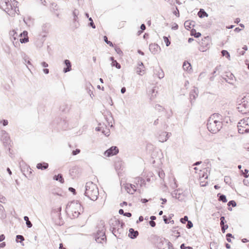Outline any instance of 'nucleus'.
I'll list each match as a JSON object with an SVG mask.
<instances>
[{
  "label": "nucleus",
  "mask_w": 249,
  "mask_h": 249,
  "mask_svg": "<svg viewBox=\"0 0 249 249\" xmlns=\"http://www.w3.org/2000/svg\"><path fill=\"white\" fill-rule=\"evenodd\" d=\"M222 116L218 113H214L209 118L207 123V128L213 133L218 132L222 126Z\"/></svg>",
  "instance_id": "1"
},
{
  "label": "nucleus",
  "mask_w": 249,
  "mask_h": 249,
  "mask_svg": "<svg viewBox=\"0 0 249 249\" xmlns=\"http://www.w3.org/2000/svg\"><path fill=\"white\" fill-rule=\"evenodd\" d=\"M66 211L70 216L74 218L78 217L83 212V207L79 202L72 201L67 206Z\"/></svg>",
  "instance_id": "2"
},
{
  "label": "nucleus",
  "mask_w": 249,
  "mask_h": 249,
  "mask_svg": "<svg viewBox=\"0 0 249 249\" xmlns=\"http://www.w3.org/2000/svg\"><path fill=\"white\" fill-rule=\"evenodd\" d=\"M85 194L91 200H96L99 195L98 189L97 185L92 182L87 183Z\"/></svg>",
  "instance_id": "3"
},
{
  "label": "nucleus",
  "mask_w": 249,
  "mask_h": 249,
  "mask_svg": "<svg viewBox=\"0 0 249 249\" xmlns=\"http://www.w3.org/2000/svg\"><path fill=\"white\" fill-rule=\"evenodd\" d=\"M238 110L242 114L249 113V93H247L242 99L237 107Z\"/></svg>",
  "instance_id": "4"
},
{
  "label": "nucleus",
  "mask_w": 249,
  "mask_h": 249,
  "mask_svg": "<svg viewBox=\"0 0 249 249\" xmlns=\"http://www.w3.org/2000/svg\"><path fill=\"white\" fill-rule=\"evenodd\" d=\"M194 169L195 170V173L199 174L200 178H207L208 174L210 172V167L207 164H203L201 167H196Z\"/></svg>",
  "instance_id": "5"
},
{
  "label": "nucleus",
  "mask_w": 249,
  "mask_h": 249,
  "mask_svg": "<svg viewBox=\"0 0 249 249\" xmlns=\"http://www.w3.org/2000/svg\"><path fill=\"white\" fill-rule=\"evenodd\" d=\"M239 133L244 134L249 132V117L243 118L238 124Z\"/></svg>",
  "instance_id": "6"
},
{
  "label": "nucleus",
  "mask_w": 249,
  "mask_h": 249,
  "mask_svg": "<svg viewBox=\"0 0 249 249\" xmlns=\"http://www.w3.org/2000/svg\"><path fill=\"white\" fill-rule=\"evenodd\" d=\"M119 152V149L117 146H112L106 150L104 155L106 157L113 156L117 154Z\"/></svg>",
  "instance_id": "7"
},
{
  "label": "nucleus",
  "mask_w": 249,
  "mask_h": 249,
  "mask_svg": "<svg viewBox=\"0 0 249 249\" xmlns=\"http://www.w3.org/2000/svg\"><path fill=\"white\" fill-rule=\"evenodd\" d=\"M125 191L130 194H133L137 190V187L130 183H126L124 185Z\"/></svg>",
  "instance_id": "8"
},
{
  "label": "nucleus",
  "mask_w": 249,
  "mask_h": 249,
  "mask_svg": "<svg viewBox=\"0 0 249 249\" xmlns=\"http://www.w3.org/2000/svg\"><path fill=\"white\" fill-rule=\"evenodd\" d=\"M150 51L153 54H157L160 52V47L156 43H152L149 45Z\"/></svg>",
  "instance_id": "9"
},
{
  "label": "nucleus",
  "mask_w": 249,
  "mask_h": 249,
  "mask_svg": "<svg viewBox=\"0 0 249 249\" xmlns=\"http://www.w3.org/2000/svg\"><path fill=\"white\" fill-rule=\"evenodd\" d=\"M19 37V40L21 43H26L29 41L28 32L27 31H24L22 33H21Z\"/></svg>",
  "instance_id": "10"
},
{
  "label": "nucleus",
  "mask_w": 249,
  "mask_h": 249,
  "mask_svg": "<svg viewBox=\"0 0 249 249\" xmlns=\"http://www.w3.org/2000/svg\"><path fill=\"white\" fill-rule=\"evenodd\" d=\"M211 37L209 36L205 37L202 40L201 44L205 46L206 48H208L210 47L211 43Z\"/></svg>",
  "instance_id": "11"
},
{
  "label": "nucleus",
  "mask_w": 249,
  "mask_h": 249,
  "mask_svg": "<svg viewBox=\"0 0 249 249\" xmlns=\"http://www.w3.org/2000/svg\"><path fill=\"white\" fill-rule=\"evenodd\" d=\"M136 72L138 74L143 75L145 73L144 67L142 63L141 65L137 68Z\"/></svg>",
  "instance_id": "12"
},
{
  "label": "nucleus",
  "mask_w": 249,
  "mask_h": 249,
  "mask_svg": "<svg viewBox=\"0 0 249 249\" xmlns=\"http://www.w3.org/2000/svg\"><path fill=\"white\" fill-rule=\"evenodd\" d=\"M7 12L10 16L14 17L16 14H18L19 10L17 7H15L14 10L8 9Z\"/></svg>",
  "instance_id": "13"
},
{
  "label": "nucleus",
  "mask_w": 249,
  "mask_h": 249,
  "mask_svg": "<svg viewBox=\"0 0 249 249\" xmlns=\"http://www.w3.org/2000/svg\"><path fill=\"white\" fill-rule=\"evenodd\" d=\"M65 64L66 66V68H64V70H63L64 72H67L68 71H70L71 70V63L70 61L69 60H65Z\"/></svg>",
  "instance_id": "14"
},
{
  "label": "nucleus",
  "mask_w": 249,
  "mask_h": 249,
  "mask_svg": "<svg viewBox=\"0 0 249 249\" xmlns=\"http://www.w3.org/2000/svg\"><path fill=\"white\" fill-rule=\"evenodd\" d=\"M109 224L112 227L113 229L115 228L116 226H118L120 224L119 221L116 219V218L111 219L109 221Z\"/></svg>",
  "instance_id": "15"
},
{
  "label": "nucleus",
  "mask_w": 249,
  "mask_h": 249,
  "mask_svg": "<svg viewBox=\"0 0 249 249\" xmlns=\"http://www.w3.org/2000/svg\"><path fill=\"white\" fill-rule=\"evenodd\" d=\"M48 164L46 162L39 163L36 165V167L38 169L44 170L48 167Z\"/></svg>",
  "instance_id": "16"
},
{
  "label": "nucleus",
  "mask_w": 249,
  "mask_h": 249,
  "mask_svg": "<svg viewBox=\"0 0 249 249\" xmlns=\"http://www.w3.org/2000/svg\"><path fill=\"white\" fill-rule=\"evenodd\" d=\"M183 68L184 70L189 71L192 69L191 65L188 62H184L183 65Z\"/></svg>",
  "instance_id": "17"
},
{
  "label": "nucleus",
  "mask_w": 249,
  "mask_h": 249,
  "mask_svg": "<svg viewBox=\"0 0 249 249\" xmlns=\"http://www.w3.org/2000/svg\"><path fill=\"white\" fill-rule=\"evenodd\" d=\"M110 60L112 61L111 66L112 67L115 66L118 69L121 68V65L116 60H114L113 57H110Z\"/></svg>",
  "instance_id": "18"
},
{
  "label": "nucleus",
  "mask_w": 249,
  "mask_h": 249,
  "mask_svg": "<svg viewBox=\"0 0 249 249\" xmlns=\"http://www.w3.org/2000/svg\"><path fill=\"white\" fill-rule=\"evenodd\" d=\"M129 236L131 238H133L136 237L138 235V232L137 231H135L133 229H130L129 230Z\"/></svg>",
  "instance_id": "19"
},
{
  "label": "nucleus",
  "mask_w": 249,
  "mask_h": 249,
  "mask_svg": "<svg viewBox=\"0 0 249 249\" xmlns=\"http://www.w3.org/2000/svg\"><path fill=\"white\" fill-rule=\"evenodd\" d=\"M193 26L192 22L190 20L186 21L184 23L185 28L187 30L191 29Z\"/></svg>",
  "instance_id": "20"
},
{
  "label": "nucleus",
  "mask_w": 249,
  "mask_h": 249,
  "mask_svg": "<svg viewBox=\"0 0 249 249\" xmlns=\"http://www.w3.org/2000/svg\"><path fill=\"white\" fill-rule=\"evenodd\" d=\"M53 179L56 180H58L62 183L64 182V180L62 177V176L61 174H58V175H55L53 177Z\"/></svg>",
  "instance_id": "21"
},
{
  "label": "nucleus",
  "mask_w": 249,
  "mask_h": 249,
  "mask_svg": "<svg viewBox=\"0 0 249 249\" xmlns=\"http://www.w3.org/2000/svg\"><path fill=\"white\" fill-rule=\"evenodd\" d=\"M198 16L199 17L202 18L203 17H207L208 15L204 11L203 9H200V11L198 13Z\"/></svg>",
  "instance_id": "22"
},
{
  "label": "nucleus",
  "mask_w": 249,
  "mask_h": 249,
  "mask_svg": "<svg viewBox=\"0 0 249 249\" xmlns=\"http://www.w3.org/2000/svg\"><path fill=\"white\" fill-rule=\"evenodd\" d=\"M191 35L197 38L200 37L201 35L200 33L197 32L195 29H192L191 31Z\"/></svg>",
  "instance_id": "23"
},
{
  "label": "nucleus",
  "mask_w": 249,
  "mask_h": 249,
  "mask_svg": "<svg viewBox=\"0 0 249 249\" xmlns=\"http://www.w3.org/2000/svg\"><path fill=\"white\" fill-rule=\"evenodd\" d=\"M24 219L25 221H26V223L27 227L28 228H31L32 226V224L29 221L28 217L27 216H24Z\"/></svg>",
  "instance_id": "24"
},
{
  "label": "nucleus",
  "mask_w": 249,
  "mask_h": 249,
  "mask_svg": "<svg viewBox=\"0 0 249 249\" xmlns=\"http://www.w3.org/2000/svg\"><path fill=\"white\" fill-rule=\"evenodd\" d=\"M170 37V36H169L168 37H166V36L163 37L164 42L165 43L166 46H169L171 44V42L169 39V37Z\"/></svg>",
  "instance_id": "25"
},
{
  "label": "nucleus",
  "mask_w": 249,
  "mask_h": 249,
  "mask_svg": "<svg viewBox=\"0 0 249 249\" xmlns=\"http://www.w3.org/2000/svg\"><path fill=\"white\" fill-rule=\"evenodd\" d=\"M223 56H225L227 57V58H228V59H230V55L229 54V53L226 50H223L221 52Z\"/></svg>",
  "instance_id": "26"
},
{
  "label": "nucleus",
  "mask_w": 249,
  "mask_h": 249,
  "mask_svg": "<svg viewBox=\"0 0 249 249\" xmlns=\"http://www.w3.org/2000/svg\"><path fill=\"white\" fill-rule=\"evenodd\" d=\"M219 200L223 202H226L227 201L226 197L224 195H221L219 197Z\"/></svg>",
  "instance_id": "27"
},
{
  "label": "nucleus",
  "mask_w": 249,
  "mask_h": 249,
  "mask_svg": "<svg viewBox=\"0 0 249 249\" xmlns=\"http://www.w3.org/2000/svg\"><path fill=\"white\" fill-rule=\"evenodd\" d=\"M19 240L20 242H22L24 240V238L23 236L18 235L17 236V240Z\"/></svg>",
  "instance_id": "28"
},
{
  "label": "nucleus",
  "mask_w": 249,
  "mask_h": 249,
  "mask_svg": "<svg viewBox=\"0 0 249 249\" xmlns=\"http://www.w3.org/2000/svg\"><path fill=\"white\" fill-rule=\"evenodd\" d=\"M188 217H187V216H185L184 217V218H181V219H180V221H181V222H182V223H184H184H185L186 221H188Z\"/></svg>",
  "instance_id": "29"
},
{
  "label": "nucleus",
  "mask_w": 249,
  "mask_h": 249,
  "mask_svg": "<svg viewBox=\"0 0 249 249\" xmlns=\"http://www.w3.org/2000/svg\"><path fill=\"white\" fill-rule=\"evenodd\" d=\"M228 228V226L227 225H223L221 227L222 231L223 233L225 232L226 230H227Z\"/></svg>",
  "instance_id": "30"
},
{
  "label": "nucleus",
  "mask_w": 249,
  "mask_h": 249,
  "mask_svg": "<svg viewBox=\"0 0 249 249\" xmlns=\"http://www.w3.org/2000/svg\"><path fill=\"white\" fill-rule=\"evenodd\" d=\"M220 220H221L220 225L222 227L223 225H224L225 217L224 216L221 217Z\"/></svg>",
  "instance_id": "31"
},
{
  "label": "nucleus",
  "mask_w": 249,
  "mask_h": 249,
  "mask_svg": "<svg viewBox=\"0 0 249 249\" xmlns=\"http://www.w3.org/2000/svg\"><path fill=\"white\" fill-rule=\"evenodd\" d=\"M228 205L229 206L232 205L233 207H234L236 206V203L234 201L231 200V201H230V202H229Z\"/></svg>",
  "instance_id": "32"
},
{
  "label": "nucleus",
  "mask_w": 249,
  "mask_h": 249,
  "mask_svg": "<svg viewBox=\"0 0 249 249\" xmlns=\"http://www.w3.org/2000/svg\"><path fill=\"white\" fill-rule=\"evenodd\" d=\"M193 223H192V222L190 221H188V223H187V227L188 229H190V228H191L193 227Z\"/></svg>",
  "instance_id": "33"
},
{
  "label": "nucleus",
  "mask_w": 249,
  "mask_h": 249,
  "mask_svg": "<svg viewBox=\"0 0 249 249\" xmlns=\"http://www.w3.org/2000/svg\"><path fill=\"white\" fill-rule=\"evenodd\" d=\"M80 152V150L78 149H77L75 150H73L72 151V154H73V155H76L78 154V153H79Z\"/></svg>",
  "instance_id": "34"
},
{
  "label": "nucleus",
  "mask_w": 249,
  "mask_h": 249,
  "mask_svg": "<svg viewBox=\"0 0 249 249\" xmlns=\"http://www.w3.org/2000/svg\"><path fill=\"white\" fill-rule=\"evenodd\" d=\"M1 123H2L3 125L4 126H6L8 124V121L7 120H3L1 121Z\"/></svg>",
  "instance_id": "35"
},
{
  "label": "nucleus",
  "mask_w": 249,
  "mask_h": 249,
  "mask_svg": "<svg viewBox=\"0 0 249 249\" xmlns=\"http://www.w3.org/2000/svg\"><path fill=\"white\" fill-rule=\"evenodd\" d=\"M149 224L152 227H154L156 226V223L153 221H150Z\"/></svg>",
  "instance_id": "36"
},
{
  "label": "nucleus",
  "mask_w": 249,
  "mask_h": 249,
  "mask_svg": "<svg viewBox=\"0 0 249 249\" xmlns=\"http://www.w3.org/2000/svg\"><path fill=\"white\" fill-rule=\"evenodd\" d=\"M248 172H249V171L248 170H247V169H245V171L243 172V173L244 175V177H245L247 178V177H248V175H247V173H248Z\"/></svg>",
  "instance_id": "37"
},
{
  "label": "nucleus",
  "mask_w": 249,
  "mask_h": 249,
  "mask_svg": "<svg viewBox=\"0 0 249 249\" xmlns=\"http://www.w3.org/2000/svg\"><path fill=\"white\" fill-rule=\"evenodd\" d=\"M124 215L126 216L127 217H131V213H124Z\"/></svg>",
  "instance_id": "38"
},
{
  "label": "nucleus",
  "mask_w": 249,
  "mask_h": 249,
  "mask_svg": "<svg viewBox=\"0 0 249 249\" xmlns=\"http://www.w3.org/2000/svg\"><path fill=\"white\" fill-rule=\"evenodd\" d=\"M5 239V236L3 234L0 235V241H3Z\"/></svg>",
  "instance_id": "39"
},
{
  "label": "nucleus",
  "mask_w": 249,
  "mask_h": 249,
  "mask_svg": "<svg viewBox=\"0 0 249 249\" xmlns=\"http://www.w3.org/2000/svg\"><path fill=\"white\" fill-rule=\"evenodd\" d=\"M69 190L71 192H72L73 194H75V190L74 188H71V187H70V188H69Z\"/></svg>",
  "instance_id": "40"
},
{
  "label": "nucleus",
  "mask_w": 249,
  "mask_h": 249,
  "mask_svg": "<svg viewBox=\"0 0 249 249\" xmlns=\"http://www.w3.org/2000/svg\"><path fill=\"white\" fill-rule=\"evenodd\" d=\"M41 64L43 67H47L48 66V64L45 62H42Z\"/></svg>",
  "instance_id": "41"
},
{
  "label": "nucleus",
  "mask_w": 249,
  "mask_h": 249,
  "mask_svg": "<svg viewBox=\"0 0 249 249\" xmlns=\"http://www.w3.org/2000/svg\"><path fill=\"white\" fill-rule=\"evenodd\" d=\"M141 29H142V31H143L145 29V26L144 24H142L141 25Z\"/></svg>",
  "instance_id": "42"
},
{
  "label": "nucleus",
  "mask_w": 249,
  "mask_h": 249,
  "mask_svg": "<svg viewBox=\"0 0 249 249\" xmlns=\"http://www.w3.org/2000/svg\"><path fill=\"white\" fill-rule=\"evenodd\" d=\"M163 218H164V222H165V223H166V224H167V223H169V222H168V219H167V218H166V216H165V215H164V216H163Z\"/></svg>",
  "instance_id": "43"
},
{
  "label": "nucleus",
  "mask_w": 249,
  "mask_h": 249,
  "mask_svg": "<svg viewBox=\"0 0 249 249\" xmlns=\"http://www.w3.org/2000/svg\"><path fill=\"white\" fill-rule=\"evenodd\" d=\"M127 205V203L126 202L124 201L123 203H121L120 205L122 207H123L124 206H126Z\"/></svg>",
  "instance_id": "44"
},
{
  "label": "nucleus",
  "mask_w": 249,
  "mask_h": 249,
  "mask_svg": "<svg viewBox=\"0 0 249 249\" xmlns=\"http://www.w3.org/2000/svg\"><path fill=\"white\" fill-rule=\"evenodd\" d=\"M107 43L109 45L110 47H113V45L111 42L110 41H108V42H107Z\"/></svg>",
  "instance_id": "45"
},
{
  "label": "nucleus",
  "mask_w": 249,
  "mask_h": 249,
  "mask_svg": "<svg viewBox=\"0 0 249 249\" xmlns=\"http://www.w3.org/2000/svg\"><path fill=\"white\" fill-rule=\"evenodd\" d=\"M43 71L45 73L48 74L49 72V69H45L43 70Z\"/></svg>",
  "instance_id": "46"
},
{
  "label": "nucleus",
  "mask_w": 249,
  "mask_h": 249,
  "mask_svg": "<svg viewBox=\"0 0 249 249\" xmlns=\"http://www.w3.org/2000/svg\"><path fill=\"white\" fill-rule=\"evenodd\" d=\"M119 214H124V210L123 209H120L119 211Z\"/></svg>",
  "instance_id": "47"
},
{
  "label": "nucleus",
  "mask_w": 249,
  "mask_h": 249,
  "mask_svg": "<svg viewBox=\"0 0 249 249\" xmlns=\"http://www.w3.org/2000/svg\"><path fill=\"white\" fill-rule=\"evenodd\" d=\"M125 90H126L125 88L124 87L121 89V92L122 93H124L125 92Z\"/></svg>",
  "instance_id": "48"
},
{
  "label": "nucleus",
  "mask_w": 249,
  "mask_h": 249,
  "mask_svg": "<svg viewBox=\"0 0 249 249\" xmlns=\"http://www.w3.org/2000/svg\"><path fill=\"white\" fill-rule=\"evenodd\" d=\"M142 203H146L148 201V200L146 199L143 198L141 200Z\"/></svg>",
  "instance_id": "49"
},
{
  "label": "nucleus",
  "mask_w": 249,
  "mask_h": 249,
  "mask_svg": "<svg viewBox=\"0 0 249 249\" xmlns=\"http://www.w3.org/2000/svg\"><path fill=\"white\" fill-rule=\"evenodd\" d=\"M139 220L140 222L142 221L143 220V216H140L139 217Z\"/></svg>",
  "instance_id": "50"
},
{
  "label": "nucleus",
  "mask_w": 249,
  "mask_h": 249,
  "mask_svg": "<svg viewBox=\"0 0 249 249\" xmlns=\"http://www.w3.org/2000/svg\"><path fill=\"white\" fill-rule=\"evenodd\" d=\"M150 219H151V221H153L156 219V217L155 216H151L150 217Z\"/></svg>",
  "instance_id": "51"
},
{
  "label": "nucleus",
  "mask_w": 249,
  "mask_h": 249,
  "mask_svg": "<svg viewBox=\"0 0 249 249\" xmlns=\"http://www.w3.org/2000/svg\"><path fill=\"white\" fill-rule=\"evenodd\" d=\"M90 25L93 28H95V25L94 24L93 22V21H91V22L90 23Z\"/></svg>",
  "instance_id": "52"
},
{
  "label": "nucleus",
  "mask_w": 249,
  "mask_h": 249,
  "mask_svg": "<svg viewBox=\"0 0 249 249\" xmlns=\"http://www.w3.org/2000/svg\"><path fill=\"white\" fill-rule=\"evenodd\" d=\"M104 41L107 43V42H108V39H107V36H104Z\"/></svg>",
  "instance_id": "53"
},
{
  "label": "nucleus",
  "mask_w": 249,
  "mask_h": 249,
  "mask_svg": "<svg viewBox=\"0 0 249 249\" xmlns=\"http://www.w3.org/2000/svg\"><path fill=\"white\" fill-rule=\"evenodd\" d=\"M180 248H181V249H186V247L184 246V244H182V245H181V246H180Z\"/></svg>",
  "instance_id": "54"
},
{
  "label": "nucleus",
  "mask_w": 249,
  "mask_h": 249,
  "mask_svg": "<svg viewBox=\"0 0 249 249\" xmlns=\"http://www.w3.org/2000/svg\"><path fill=\"white\" fill-rule=\"evenodd\" d=\"M59 249H64V248H63V244L62 243L60 244H59Z\"/></svg>",
  "instance_id": "55"
},
{
  "label": "nucleus",
  "mask_w": 249,
  "mask_h": 249,
  "mask_svg": "<svg viewBox=\"0 0 249 249\" xmlns=\"http://www.w3.org/2000/svg\"><path fill=\"white\" fill-rule=\"evenodd\" d=\"M226 248H227V249H230V248H231V246H230V244H226Z\"/></svg>",
  "instance_id": "56"
},
{
  "label": "nucleus",
  "mask_w": 249,
  "mask_h": 249,
  "mask_svg": "<svg viewBox=\"0 0 249 249\" xmlns=\"http://www.w3.org/2000/svg\"><path fill=\"white\" fill-rule=\"evenodd\" d=\"M161 200L162 201V204H164V203H165L167 201V200L165 198H162Z\"/></svg>",
  "instance_id": "57"
},
{
  "label": "nucleus",
  "mask_w": 249,
  "mask_h": 249,
  "mask_svg": "<svg viewBox=\"0 0 249 249\" xmlns=\"http://www.w3.org/2000/svg\"><path fill=\"white\" fill-rule=\"evenodd\" d=\"M5 245V243H2L1 244H0V246L1 247H4Z\"/></svg>",
  "instance_id": "58"
},
{
  "label": "nucleus",
  "mask_w": 249,
  "mask_h": 249,
  "mask_svg": "<svg viewBox=\"0 0 249 249\" xmlns=\"http://www.w3.org/2000/svg\"><path fill=\"white\" fill-rule=\"evenodd\" d=\"M7 171H8V172H9V174H10V175H11V174H12V172H11V170H10V169H9V168H8V169H7Z\"/></svg>",
  "instance_id": "59"
},
{
  "label": "nucleus",
  "mask_w": 249,
  "mask_h": 249,
  "mask_svg": "<svg viewBox=\"0 0 249 249\" xmlns=\"http://www.w3.org/2000/svg\"><path fill=\"white\" fill-rule=\"evenodd\" d=\"M231 236H232V235L231 233H228L227 234V236H228V237H231Z\"/></svg>",
  "instance_id": "60"
},
{
  "label": "nucleus",
  "mask_w": 249,
  "mask_h": 249,
  "mask_svg": "<svg viewBox=\"0 0 249 249\" xmlns=\"http://www.w3.org/2000/svg\"><path fill=\"white\" fill-rule=\"evenodd\" d=\"M93 60L94 62H96V57H93Z\"/></svg>",
  "instance_id": "61"
},
{
  "label": "nucleus",
  "mask_w": 249,
  "mask_h": 249,
  "mask_svg": "<svg viewBox=\"0 0 249 249\" xmlns=\"http://www.w3.org/2000/svg\"><path fill=\"white\" fill-rule=\"evenodd\" d=\"M121 23H122L121 26L120 25H119V26H121V27H124V22H122Z\"/></svg>",
  "instance_id": "62"
},
{
  "label": "nucleus",
  "mask_w": 249,
  "mask_h": 249,
  "mask_svg": "<svg viewBox=\"0 0 249 249\" xmlns=\"http://www.w3.org/2000/svg\"><path fill=\"white\" fill-rule=\"evenodd\" d=\"M162 213H163V212L162 211H160V212H159V215H162Z\"/></svg>",
  "instance_id": "63"
},
{
  "label": "nucleus",
  "mask_w": 249,
  "mask_h": 249,
  "mask_svg": "<svg viewBox=\"0 0 249 249\" xmlns=\"http://www.w3.org/2000/svg\"><path fill=\"white\" fill-rule=\"evenodd\" d=\"M193 40V39L190 38L189 39V40H188V41H189V42H191L192 40Z\"/></svg>",
  "instance_id": "64"
}]
</instances>
